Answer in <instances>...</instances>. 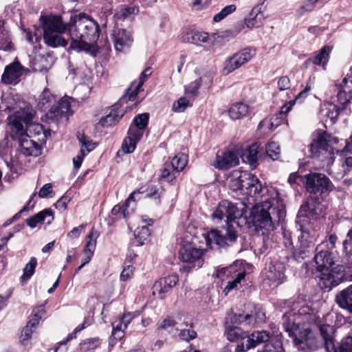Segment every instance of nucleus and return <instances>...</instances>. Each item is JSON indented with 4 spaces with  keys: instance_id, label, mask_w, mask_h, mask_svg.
Segmentation results:
<instances>
[{
    "instance_id": "obj_32",
    "label": "nucleus",
    "mask_w": 352,
    "mask_h": 352,
    "mask_svg": "<svg viewBox=\"0 0 352 352\" xmlns=\"http://www.w3.org/2000/svg\"><path fill=\"white\" fill-rule=\"evenodd\" d=\"M87 239L88 241H87L84 249L85 257L82 259V266H85L90 261L96 248V240L94 239V229H91L87 235Z\"/></svg>"
},
{
    "instance_id": "obj_60",
    "label": "nucleus",
    "mask_w": 352,
    "mask_h": 352,
    "mask_svg": "<svg viewBox=\"0 0 352 352\" xmlns=\"http://www.w3.org/2000/svg\"><path fill=\"white\" fill-rule=\"evenodd\" d=\"M5 107V110L10 111L16 108V102L12 96H7L3 98L0 108Z\"/></svg>"
},
{
    "instance_id": "obj_25",
    "label": "nucleus",
    "mask_w": 352,
    "mask_h": 352,
    "mask_svg": "<svg viewBox=\"0 0 352 352\" xmlns=\"http://www.w3.org/2000/svg\"><path fill=\"white\" fill-rule=\"evenodd\" d=\"M25 133L28 135L34 140L44 144L46 141V134L44 131L43 125L36 123H30L29 122L27 124H23Z\"/></svg>"
},
{
    "instance_id": "obj_21",
    "label": "nucleus",
    "mask_w": 352,
    "mask_h": 352,
    "mask_svg": "<svg viewBox=\"0 0 352 352\" xmlns=\"http://www.w3.org/2000/svg\"><path fill=\"white\" fill-rule=\"evenodd\" d=\"M339 113L340 109L336 104L327 102L321 105L319 116L325 123L333 124L336 122Z\"/></svg>"
},
{
    "instance_id": "obj_9",
    "label": "nucleus",
    "mask_w": 352,
    "mask_h": 352,
    "mask_svg": "<svg viewBox=\"0 0 352 352\" xmlns=\"http://www.w3.org/2000/svg\"><path fill=\"white\" fill-rule=\"evenodd\" d=\"M241 205L243 207L239 209L236 204L228 200L221 201L212 214V221L219 223L224 220L227 225L236 223L239 226V222L235 221V220H239L243 217L242 210L244 209V206L243 204Z\"/></svg>"
},
{
    "instance_id": "obj_11",
    "label": "nucleus",
    "mask_w": 352,
    "mask_h": 352,
    "mask_svg": "<svg viewBox=\"0 0 352 352\" xmlns=\"http://www.w3.org/2000/svg\"><path fill=\"white\" fill-rule=\"evenodd\" d=\"M238 236L237 231L234 225H227L221 230H212L208 234L207 242L215 243L221 248L232 245Z\"/></svg>"
},
{
    "instance_id": "obj_35",
    "label": "nucleus",
    "mask_w": 352,
    "mask_h": 352,
    "mask_svg": "<svg viewBox=\"0 0 352 352\" xmlns=\"http://www.w3.org/2000/svg\"><path fill=\"white\" fill-rule=\"evenodd\" d=\"M122 116V112L113 109L108 115L101 118L99 124L103 127L112 126L115 125Z\"/></svg>"
},
{
    "instance_id": "obj_48",
    "label": "nucleus",
    "mask_w": 352,
    "mask_h": 352,
    "mask_svg": "<svg viewBox=\"0 0 352 352\" xmlns=\"http://www.w3.org/2000/svg\"><path fill=\"white\" fill-rule=\"evenodd\" d=\"M37 265V260L34 257H32L30 261L25 265L23 270V275L21 280L24 283L29 280L34 274L35 268Z\"/></svg>"
},
{
    "instance_id": "obj_5",
    "label": "nucleus",
    "mask_w": 352,
    "mask_h": 352,
    "mask_svg": "<svg viewBox=\"0 0 352 352\" xmlns=\"http://www.w3.org/2000/svg\"><path fill=\"white\" fill-rule=\"evenodd\" d=\"M338 143V139L323 130H317L312 134V142L309 145L311 157L325 163L333 165L335 148L333 146Z\"/></svg>"
},
{
    "instance_id": "obj_23",
    "label": "nucleus",
    "mask_w": 352,
    "mask_h": 352,
    "mask_svg": "<svg viewBox=\"0 0 352 352\" xmlns=\"http://www.w3.org/2000/svg\"><path fill=\"white\" fill-rule=\"evenodd\" d=\"M238 156L232 151H226L217 155L214 166L219 169H228L239 164Z\"/></svg>"
},
{
    "instance_id": "obj_34",
    "label": "nucleus",
    "mask_w": 352,
    "mask_h": 352,
    "mask_svg": "<svg viewBox=\"0 0 352 352\" xmlns=\"http://www.w3.org/2000/svg\"><path fill=\"white\" fill-rule=\"evenodd\" d=\"M338 165L341 166V168L338 171H335L336 166L333 165V168H331V173L335 174L336 178H342L345 174L349 173L350 169L352 168V157H342L339 160Z\"/></svg>"
},
{
    "instance_id": "obj_54",
    "label": "nucleus",
    "mask_w": 352,
    "mask_h": 352,
    "mask_svg": "<svg viewBox=\"0 0 352 352\" xmlns=\"http://www.w3.org/2000/svg\"><path fill=\"white\" fill-rule=\"evenodd\" d=\"M124 323L120 318L112 323V337L116 340H121L124 335V330L126 328H124Z\"/></svg>"
},
{
    "instance_id": "obj_19",
    "label": "nucleus",
    "mask_w": 352,
    "mask_h": 352,
    "mask_svg": "<svg viewBox=\"0 0 352 352\" xmlns=\"http://www.w3.org/2000/svg\"><path fill=\"white\" fill-rule=\"evenodd\" d=\"M70 107L69 98H62L50 108L47 116L50 119L55 120L67 118L70 114Z\"/></svg>"
},
{
    "instance_id": "obj_2",
    "label": "nucleus",
    "mask_w": 352,
    "mask_h": 352,
    "mask_svg": "<svg viewBox=\"0 0 352 352\" xmlns=\"http://www.w3.org/2000/svg\"><path fill=\"white\" fill-rule=\"evenodd\" d=\"M305 188L309 197L300 206L297 218L302 221L307 219H318L322 214L323 198L333 190L334 186L324 174L311 173L305 176Z\"/></svg>"
},
{
    "instance_id": "obj_17",
    "label": "nucleus",
    "mask_w": 352,
    "mask_h": 352,
    "mask_svg": "<svg viewBox=\"0 0 352 352\" xmlns=\"http://www.w3.org/2000/svg\"><path fill=\"white\" fill-rule=\"evenodd\" d=\"M23 74V66L18 61H14L6 67L1 76V82L6 85L16 84Z\"/></svg>"
},
{
    "instance_id": "obj_56",
    "label": "nucleus",
    "mask_w": 352,
    "mask_h": 352,
    "mask_svg": "<svg viewBox=\"0 0 352 352\" xmlns=\"http://www.w3.org/2000/svg\"><path fill=\"white\" fill-rule=\"evenodd\" d=\"M190 105L189 100L185 97H181L173 104L172 110L174 112L182 113Z\"/></svg>"
},
{
    "instance_id": "obj_52",
    "label": "nucleus",
    "mask_w": 352,
    "mask_h": 352,
    "mask_svg": "<svg viewBox=\"0 0 352 352\" xmlns=\"http://www.w3.org/2000/svg\"><path fill=\"white\" fill-rule=\"evenodd\" d=\"M78 139L81 144V148L84 149L86 155L93 151L96 146V144L85 134L78 133Z\"/></svg>"
},
{
    "instance_id": "obj_47",
    "label": "nucleus",
    "mask_w": 352,
    "mask_h": 352,
    "mask_svg": "<svg viewBox=\"0 0 352 352\" xmlns=\"http://www.w3.org/2000/svg\"><path fill=\"white\" fill-rule=\"evenodd\" d=\"M187 162H188L187 155L182 154V153H179V154L176 155L172 159V161H171L170 164H169L178 173L179 172L182 171L185 168V166L187 164Z\"/></svg>"
},
{
    "instance_id": "obj_20",
    "label": "nucleus",
    "mask_w": 352,
    "mask_h": 352,
    "mask_svg": "<svg viewBox=\"0 0 352 352\" xmlns=\"http://www.w3.org/2000/svg\"><path fill=\"white\" fill-rule=\"evenodd\" d=\"M135 192L130 194L123 206H115L111 210V214L118 216V219H127L133 212L135 207Z\"/></svg>"
},
{
    "instance_id": "obj_49",
    "label": "nucleus",
    "mask_w": 352,
    "mask_h": 352,
    "mask_svg": "<svg viewBox=\"0 0 352 352\" xmlns=\"http://www.w3.org/2000/svg\"><path fill=\"white\" fill-rule=\"evenodd\" d=\"M202 44H204V47L206 50H209L214 45V41L210 38L207 32L197 31L195 45H202Z\"/></svg>"
},
{
    "instance_id": "obj_18",
    "label": "nucleus",
    "mask_w": 352,
    "mask_h": 352,
    "mask_svg": "<svg viewBox=\"0 0 352 352\" xmlns=\"http://www.w3.org/2000/svg\"><path fill=\"white\" fill-rule=\"evenodd\" d=\"M112 36L115 49L118 52L126 51L133 42L131 33L124 29L114 31Z\"/></svg>"
},
{
    "instance_id": "obj_58",
    "label": "nucleus",
    "mask_w": 352,
    "mask_h": 352,
    "mask_svg": "<svg viewBox=\"0 0 352 352\" xmlns=\"http://www.w3.org/2000/svg\"><path fill=\"white\" fill-rule=\"evenodd\" d=\"M312 250L313 249L306 248L301 245H298L297 248L294 252V257L296 260H303L309 256Z\"/></svg>"
},
{
    "instance_id": "obj_33",
    "label": "nucleus",
    "mask_w": 352,
    "mask_h": 352,
    "mask_svg": "<svg viewBox=\"0 0 352 352\" xmlns=\"http://www.w3.org/2000/svg\"><path fill=\"white\" fill-rule=\"evenodd\" d=\"M138 11V8L135 6H121L115 13L114 18L116 21L130 19L137 14Z\"/></svg>"
},
{
    "instance_id": "obj_53",
    "label": "nucleus",
    "mask_w": 352,
    "mask_h": 352,
    "mask_svg": "<svg viewBox=\"0 0 352 352\" xmlns=\"http://www.w3.org/2000/svg\"><path fill=\"white\" fill-rule=\"evenodd\" d=\"M352 351V337L347 336L344 338L338 347L334 346V349L331 351L334 352H351Z\"/></svg>"
},
{
    "instance_id": "obj_38",
    "label": "nucleus",
    "mask_w": 352,
    "mask_h": 352,
    "mask_svg": "<svg viewBox=\"0 0 352 352\" xmlns=\"http://www.w3.org/2000/svg\"><path fill=\"white\" fill-rule=\"evenodd\" d=\"M264 1L261 3L255 6L251 10L250 16L245 19V23L247 28L252 29L258 25L257 17L259 14L263 15L261 8Z\"/></svg>"
},
{
    "instance_id": "obj_6",
    "label": "nucleus",
    "mask_w": 352,
    "mask_h": 352,
    "mask_svg": "<svg viewBox=\"0 0 352 352\" xmlns=\"http://www.w3.org/2000/svg\"><path fill=\"white\" fill-rule=\"evenodd\" d=\"M43 30V39L50 47H65L68 41L61 34L69 32V22L65 23L60 15H45L40 17Z\"/></svg>"
},
{
    "instance_id": "obj_29",
    "label": "nucleus",
    "mask_w": 352,
    "mask_h": 352,
    "mask_svg": "<svg viewBox=\"0 0 352 352\" xmlns=\"http://www.w3.org/2000/svg\"><path fill=\"white\" fill-rule=\"evenodd\" d=\"M298 221L302 223V225L300 226L301 234L298 236V245H301L306 248H311L314 250V237L309 231L305 228V226L307 223H310L312 219H307L306 221H300L298 218ZM316 219H313L316 221Z\"/></svg>"
},
{
    "instance_id": "obj_3",
    "label": "nucleus",
    "mask_w": 352,
    "mask_h": 352,
    "mask_svg": "<svg viewBox=\"0 0 352 352\" xmlns=\"http://www.w3.org/2000/svg\"><path fill=\"white\" fill-rule=\"evenodd\" d=\"M100 26L90 16L84 13H74L69 21L70 49L77 52H91L100 36Z\"/></svg>"
},
{
    "instance_id": "obj_14",
    "label": "nucleus",
    "mask_w": 352,
    "mask_h": 352,
    "mask_svg": "<svg viewBox=\"0 0 352 352\" xmlns=\"http://www.w3.org/2000/svg\"><path fill=\"white\" fill-rule=\"evenodd\" d=\"M236 265H230L229 267H223L217 271V276L218 278H223V276H231L233 279L229 280L224 287L223 292L226 295L237 288L239 284L241 283L242 280H244L246 276L245 270H237Z\"/></svg>"
},
{
    "instance_id": "obj_62",
    "label": "nucleus",
    "mask_w": 352,
    "mask_h": 352,
    "mask_svg": "<svg viewBox=\"0 0 352 352\" xmlns=\"http://www.w3.org/2000/svg\"><path fill=\"white\" fill-rule=\"evenodd\" d=\"M337 98L339 102L344 105L352 99V94H348V92L339 87Z\"/></svg>"
},
{
    "instance_id": "obj_50",
    "label": "nucleus",
    "mask_w": 352,
    "mask_h": 352,
    "mask_svg": "<svg viewBox=\"0 0 352 352\" xmlns=\"http://www.w3.org/2000/svg\"><path fill=\"white\" fill-rule=\"evenodd\" d=\"M179 324H179L177 320L171 319L170 317H166L161 323L157 324V329H162L170 333H173Z\"/></svg>"
},
{
    "instance_id": "obj_27",
    "label": "nucleus",
    "mask_w": 352,
    "mask_h": 352,
    "mask_svg": "<svg viewBox=\"0 0 352 352\" xmlns=\"http://www.w3.org/2000/svg\"><path fill=\"white\" fill-rule=\"evenodd\" d=\"M319 278V284L321 287L326 289H331L337 286L341 282V277L337 274H336L333 271H322Z\"/></svg>"
},
{
    "instance_id": "obj_28",
    "label": "nucleus",
    "mask_w": 352,
    "mask_h": 352,
    "mask_svg": "<svg viewBox=\"0 0 352 352\" xmlns=\"http://www.w3.org/2000/svg\"><path fill=\"white\" fill-rule=\"evenodd\" d=\"M54 219V215L50 209H45L38 213L33 215L26 220L27 224L32 228H34L38 223H43L46 221L50 224Z\"/></svg>"
},
{
    "instance_id": "obj_45",
    "label": "nucleus",
    "mask_w": 352,
    "mask_h": 352,
    "mask_svg": "<svg viewBox=\"0 0 352 352\" xmlns=\"http://www.w3.org/2000/svg\"><path fill=\"white\" fill-rule=\"evenodd\" d=\"M135 240L134 243L137 245H142L145 241L150 235V231L148 228L146 226H143L142 227L138 228L135 231Z\"/></svg>"
},
{
    "instance_id": "obj_64",
    "label": "nucleus",
    "mask_w": 352,
    "mask_h": 352,
    "mask_svg": "<svg viewBox=\"0 0 352 352\" xmlns=\"http://www.w3.org/2000/svg\"><path fill=\"white\" fill-rule=\"evenodd\" d=\"M135 270V267L133 265H127L125 267L120 274V279L123 281H126L131 278Z\"/></svg>"
},
{
    "instance_id": "obj_43",
    "label": "nucleus",
    "mask_w": 352,
    "mask_h": 352,
    "mask_svg": "<svg viewBox=\"0 0 352 352\" xmlns=\"http://www.w3.org/2000/svg\"><path fill=\"white\" fill-rule=\"evenodd\" d=\"M151 69L150 67L146 68L140 74L139 82L137 85L135 86L133 90L129 94V100L130 101H134L136 98L138 94L139 93V90L140 87L144 84L146 78L151 74Z\"/></svg>"
},
{
    "instance_id": "obj_31",
    "label": "nucleus",
    "mask_w": 352,
    "mask_h": 352,
    "mask_svg": "<svg viewBox=\"0 0 352 352\" xmlns=\"http://www.w3.org/2000/svg\"><path fill=\"white\" fill-rule=\"evenodd\" d=\"M225 336L230 342H236L238 344L245 342L247 339V333L241 328L234 326H228L226 327Z\"/></svg>"
},
{
    "instance_id": "obj_26",
    "label": "nucleus",
    "mask_w": 352,
    "mask_h": 352,
    "mask_svg": "<svg viewBox=\"0 0 352 352\" xmlns=\"http://www.w3.org/2000/svg\"><path fill=\"white\" fill-rule=\"evenodd\" d=\"M336 302L340 308L352 314V285L336 294Z\"/></svg>"
},
{
    "instance_id": "obj_13",
    "label": "nucleus",
    "mask_w": 352,
    "mask_h": 352,
    "mask_svg": "<svg viewBox=\"0 0 352 352\" xmlns=\"http://www.w3.org/2000/svg\"><path fill=\"white\" fill-rule=\"evenodd\" d=\"M203 250L197 248L192 244L184 245L179 250L180 260L187 263L185 267H201L203 265Z\"/></svg>"
},
{
    "instance_id": "obj_22",
    "label": "nucleus",
    "mask_w": 352,
    "mask_h": 352,
    "mask_svg": "<svg viewBox=\"0 0 352 352\" xmlns=\"http://www.w3.org/2000/svg\"><path fill=\"white\" fill-rule=\"evenodd\" d=\"M314 263L318 272H327L333 264L331 253L327 250L319 251L314 258Z\"/></svg>"
},
{
    "instance_id": "obj_4",
    "label": "nucleus",
    "mask_w": 352,
    "mask_h": 352,
    "mask_svg": "<svg viewBox=\"0 0 352 352\" xmlns=\"http://www.w3.org/2000/svg\"><path fill=\"white\" fill-rule=\"evenodd\" d=\"M34 116L32 108L25 107L15 111L8 118L10 126V136L12 140H17L21 153L28 156H38L41 153L42 143L34 140L25 133L23 124L31 122Z\"/></svg>"
},
{
    "instance_id": "obj_30",
    "label": "nucleus",
    "mask_w": 352,
    "mask_h": 352,
    "mask_svg": "<svg viewBox=\"0 0 352 352\" xmlns=\"http://www.w3.org/2000/svg\"><path fill=\"white\" fill-rule=\"evenodd\" d=\"M249 106L243 102H238L232 104L228 109V115L232 120H239L249 113Z\"/></svg>"
},
{
    "instance_id": "obj_55",
    "label": "nucleus",
    "mask_w": 352,
    "mask_h": 352,
    "mask_svg": "<svg viewBox=\"0 0 352 352\" xmlns=\"http://www.w3.org/2000/svg\"><path fill=\"white\" fill-rule=\"evenodd\" d=\"M267 154L274 160L278 158L280 153L279 144L275 142H271L266 146Z\"/></svg>"
},
{
    "instance_id": "obj_57",
    "label": "nucleus",
    "mask_w": 352,
    "mask_h": 352,
    "mask_svg": "<svg viewBox=\"0 0 352 352\" xmlns=\"http://www.w3.org/2000/svg\"><path fill=\"white\" fill-rule=\"evenodd\" d=\"M228 186L232 191H241V173H234L232 175Z\"/></svg>"
},
{
    "instance_id": "obj_40",
    "label": "nucleus",
    "mask_w": 352,
    "mask_h": 352,
    "mask_svg": "<svg viewBox=\"0 0 352 352\" xmlns=\"http://www.w3.org/2000/svg\"><path fill=\"white\" fill-rule=\"evenodd\" d=\"M258 147L256 143L249 146L243 153V160L245 161L246 160L251 165L255 164L258 160Z\"/></svg>"
},
{
    "instance_id": "obj_42",
    "label": "nucleus",
    "mask_w": 352,
    "mask_h": 352,
    "mask_svg": "<svg viewBox=\"0 0 352 352\" xmlns=\"http://www.w3.org/2000/svg\"><path fill=\"white\" fill-rule=\"evenodd\" d=\"M318 1H319V0H305L296 10V18L300 19L306 13L312 12L315 9L316 4Z\"/></svg>"
},
{
    "instance_id": "obj_41",
    "label": "nucleus",
    "mask_w": 352,
    "mask_h": 352,
    "mask_svg": "<svg viewBox=\"0 0 352 352\" xmlns=\"http://www.w3.org/2000/svg\"><path fill=\"white\" fill-rule=\"evenodd\" d=\"M55 100V96L51 93L49 89L46 88L43 91L39 97L38 107L41 110L45 109Z\"/></svg>"
},
{
    "instance_id": "obj_46",
    "label": "nucleus",
    "mask_w": 352,
    "mask_h": 352,
    "mask_svg": "<svg viewBox=\"0 0 352 352\" xmlns=\"http://www.w3.org/2000/svg\"><path fill=\"white\" fill-rule=\"evenodd\" d=\"M101 344V340L99 338H90L83 340L80 343V349L82 352H87L90 350H94Z\"/></svg>"
},
{
    "instance_id": "obj_63",
    "label": "nucleus",
    "mask_w": 352,
    "mask_h": 352,
    "mask_svg": "<svg viewBox=\"0 0 352 352\" xmlns=\"http://www.w3.org/2000/svg\"><path fill=\"white\" fill-rule=\"evenodd\" d=\"M278 88L280 91L288 90L291 87V82L288 76H281L277 82Z\"/></svg>"
},
{
    "instance_id": "obj_7",
    "label": "nucleus",
    "mask_w": 352,
    "mask_h": 352,
    "mask_svg": "<svg viewBox=\"0 0 352 352\" xmlns=\"http://www.w3.org/2000/svg\"><path fill=\"white\" fill-rule=\"evenodd\" d=\"M250 217L255 229L262 230L263 234L273 231L280 220L278 210L267 201L254 206Z\"/></svg>"
},
{
    "instance_id": "obj_51",
    "label": "nucleus",
    "mask_w": 352,
    "mask_h": 352,
    "mask_svg": "<svg viewBox=\"0 0 352 352\" xmlns=\"http://www.w3.org/2000/svg\"><path fill=\"white\" fill-rule=\"evenodd\" d=\"M160 170V179H164L168 182L173 181L176 177V173H177V172H176V170H174L173 168L167 163L164 165V167Z\"/></svg>"
},
{
    "instance_id": "obj_15",
    "label": "nucleus",
    "mask_w": 352,
    "mask_h": 352,
    "mask_svg": "<svg viewBox=\"0 0 352 352\" xmlns=\"http://www.w3.org/2000/svg\"><path fill=\"white\" fill-rule=\"evenodd\" d=\"M285 266L282 262H272L263 272L265 280L270 285L276 287L283 283L286 278L285 274Z\"/></svg>"
},
{
    "instance_id": "obj_39",
    "label": "nucleus",
    "mask_w": 352,
    "mask_h": 352,
    "mask_svg": "<svg viewBox=\"0 0 352 352\" xmlns=\"http://www.w3.org/2000/svg\"><path fill=\"white\" fill-rule=\"evenodd\" d=\"M188 327V321H184L181 323L178 327H177L176 330L180 331L179 333V338L185 341H190L197 336V333L192 329H186V327Z\"/></svg>"
},
{
    "instance_id": "obj_16",
    "label": "nucleus",
    "mask_w": 352,
    "mask_h": 352,
    "mask_svg": "<svg viewBox=\"0 0 352 352\" xmlns=\"http://www.w3.org/2000/svg\"><path fill=\"white\" fill-rule=\"evenodd\" d=\"M179 281L176 274H171L156 281L153 287V294L160 298H163L164 294L175 287Z\"/></svg>"
},
{
    "instance_id": "obj_24",
    "label": "nucleus",
    "mask_w": 352,
    "mask_h": 352,
    "mask_svg": "<svg viewBox=\"0 0 352 352\" xmlns=\"http://www.w3.org/2000/svg\"><path fill=\"white\" fill-rule=\"evenodd\" d=\"M149 115L147 113L138 114L133 120L128 131L138 138H142L144 130L148 125Z\"/></svg>"
},
{
    "instance_id": "obj_10",
    "label": "nucleus",
    "mask_w": 352,
    "mask_h": 352,
    "mask_svg": "<svg viewBox=\"0 0 352 352\" xmlns=\"http://www.w3.org/2000/svg\"><path fill=\"white\" fill-rule=\"evenodd\" d=\"M256 54L252 47H245L227 58L223 63L222 74L228 75L249 62Z\"/></svg>"
},
{
    "instance_id": "obj_36",
    "label": "nucleus",
    "mask_w": 352,
    "mask_h": 352,
    "mask_svg": "<svg viewBox=\"0 0 352 352\" xmlns=\"http://www.w3.org/2000/svg\"><path fill=\"white\" fill-rule=\"evenodd\" d=\"M331 51V47L324 46L318 54L313 58L311 60L312 63L316 65H322L323 69H326Z\"/></svg>"
},
{
    "instance_id": "obj_44",
    "label": "nucleus",
    "mask_w": 352,
    "mask_h": 352,
    "mask_svg": "<svg viewBox=\"0 0 352 352\" xmlns=\"http://www.w3.org/2000/svg\"><path fill=\"white\" fill-rule=\"evenodd\" d=\"M343 253L348 261L352 264V228L349 230L342 242Z\"/></svg>"
},
{
    "instance_id": "obj_8",
    "label": "nucleus",
    "mask_w": 352,
    "mask_h": 352,
    "mask_svg": "<svg viewBox=\"0 0 352 352\" xmlns=\"http://www.w3.org/2000/svg\"><path fill=\"white\" fill-rule=\"evenodd\" d=\"M262 343H265L263 352H285L282 342L279 339L275 340L273 335L267 331H255L250 335L247 334L245 343L238 344L235 351L245 352Z\"/></svg>"
},
{
    "instance_id": "obj_12",
    "label": "nucleus",
    "mask_w": 352,
    "mask_h": 352,
    "mask_svg": "<svg viewBox=\"0 0 352 352\" xmlns=\"http://www.w3.org/2000/svg\"><path fill=\"white\" fill-rule=\"evenodd\" d=\"M241 192L252 200L257 199L263 195L264 188L258 179L248 172L241 173Z\"/></svg>"
},
{
    "instance_id": "obj_61",
    "label": "nucleus",
    "mask_w": 352,
    "mask_h": 352,
    "mask_svg": "<svg viewBox=\"0 0 352 352\" xmlns=\"http://www.w3.org/2000/svg\"><path fill=\"white\" fill-rule=\"evenodd\" d=\"M339 87L348 92V94H352V72L351 75H347L342 79Z\"/></svg>"
},
{
    "instance_id": "obj_1",
    "label": "nucleus",
    "mask_w": 352,
    "mask_h": 352,
    "mask_svg": "<svg viewBox=\"0 0 352 352\" xmlns=\"http://www.w3.org/2000/svg\"><path fill=\"white\" fill-rule=\"evenodd\" d=\"M302 298L300 296L284 301V307H289L291 311H287L282 318L283 327L292 339L294 344L302 349L305 347L316 349L324 344L327 352L334 349V327L329 324L320 327V336L323 342L314 336L309 328L301 324L300 315L295 310L300 307Z\"/></svg>"
},
{
    "instance_id": "obj_37",
    "label": "nucleus",
    "mask_w": 352,
    "mask_h": 352,
    "mask_svg": "<svg viewBox=\"0 0 352 352\" xmlns=\"http://www.w3.org/2000/svg\"><path fill=\"white\" fill-rule=\"evenodd\" d=\"M142 138H138L128 131L127 136L125 138L122 142V148L125 153H133L137 143L141 140Z\"/></svg>"
},
{
    "instance_id": "obj_59",
    "label": "nucleus",
    "mask_w": 352,
    "mask_h": 352,
    "mask_svg": "<svg viewBox=\"0 0 352 352\" xmlns=\"http://www.w3.org/2000/svg\"><path fill=\"white\" fill-rule=\"evenodd\" d=\"M197 34V31H192V30L184 31L180 36V41L183 43H189L195 44Z\"/></svg>"
}]
</instances>
